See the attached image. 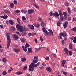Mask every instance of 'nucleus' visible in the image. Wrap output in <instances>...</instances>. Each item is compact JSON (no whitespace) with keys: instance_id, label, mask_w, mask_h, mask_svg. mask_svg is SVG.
<instances>
[{"instance_id":"obj_55","label":"nucleus","mask_w":76,"mask_h":76,"mask_svg":"<svg viewBox=\"0 0 76 76\" xmlns=\"http://www.w3.org/2000/svg\"><path fill=\"white\" fill-rule=\"evenodd\" d=\"M68 20L69 21V20H71V17H70L68 16Z\"/></svg>"},{"instance_id":"obj_4","label":"nucleus","mask_w":76,"mask_h":76,"mask_svg":"<svg viewBox=\"0 0 76 76\" xmlns=\"http://www.w3.org/2000/svg\"><path fill=\"white\" fill-rule=\"evenodd\" d=\"M27 12L29 15L34 13V10L33 9L28 10L27 11Z\"/></svg>"},{"instance_id":"obj_60","label":"nucleus","mask_w":76,"mask_h":76,"mask_svg":"<svg viewBox=\"0 0 76 76\" xmlns=\"http://www.w3.org/2000/svg\"><path fill=\"white\" fill-rule=\"evenodd\" d=\"M23 50H24L25 52H26V51H27V49L24 48L23 49Z\"/></svg>"},{"instance_id":"obj_38","label":"nucleus","mask_w":76,"mask_h":76,"mask_svg":"<svg viewBox=\"0 0 76 76\" xmlns=\"http://www.w3.org/2000/svg\"><path fill=\"white\" fill-rule=\"evenodd\" d=\"M33 62H34V63H37L38 62V60H33Z\"/></svg>"},{"instance_id":"obj_35","label":"nucleus","mask_w":76,"mask_h":76,"mask_svg":"<svg viewBox=\"0 0 76 76\" xmlns=\"http://www.w3.org/2000/svg\"><path fill=\"white\" fill-rule=\"evenodd\" d=\"M73 42L74 43H76V36L74 38Z\"/></svg>"},{"instance_id":"obj_6","label":"nucleus","mask_w":76,"mask_h":76,"mask_svg":"<svg viewBox=\"0 0 76 76\" xmlns=\"http://www.w3.org/2000/svg\"><path fill=\"white\" fill-rule=\"evenodd\" d=\"M53 16H55V18H57V17H58L59 16V14L57 12H56L53 13Z\"/></svg>"},{"instance_id":"obj_43","label":"nucleus","mask_w":76,"mask_h":76,"mask_svg":"<svg viewBox=\"0 0 76 76\" xmlns=\"http://www.w3.org/2000/svg\"><path fill=\"white\" fill-rule=\"evenodd\" d=\"M22 19L23 20H26V18L25 17H22Z\"/></svg>"},{"instance_id":"obj_45","label":"nucleus","mask_w":76,"mask_h":76,"mask_svg":"<svg viewBox=\"0 0 76 76\" xmlns=\"http://www.w3.org/2000/svg\"><path fill=\"white\" fill-rule=\"evenodd\" d=\"M17 21H18V23H19V24L20 23V19H19V18L18 19Z\"/></svg>"},{"instance_id":"obj_39","label":"nucleus","mask_w":76,"mask_h":76,"mask_svg":"<svg viewBox=\"0 0 76 76\" xmlns=\"http://www.w3.org/2000/svg\"><path fill=\"white\" fill-rule=\"evenodd\" d=\"M22 36H25V35H26V33H25V32L23 31L22 33Z\"/></svg>"},{"instance_id":"obj_30","label":"nucleus","mask_w":76,"mask_h":76,"mask_svg":"<svg viewBox=\"0 0 76 76\" xmlns=\"http://www.w3.org/2000/svg\"><path fill=\"white\" fill-rule=\"evenodd\" d=\"M41 26H42V28H44V21H42V22L41 24Z\"/></svg>"},{"instance_id":"obj_14","label":"nucleus","mask_w":76,"mask_h":76,"mask_svg":"<svg viewBox=\"0 0 76 76\" xmlns=\"http://www.w3.org/2000/svg\"><path fill=\"white\" fill-rule=\"evenodd\" d=\"M65 62H66V60H63L61 62V66L62 67L64 66V64H65Z\"/></svg>"},{"instance_id":"obj_20","label":"nucleus","mask_w":76,"mask_h":76,"mask_svg":"<svg viewBox=\"0 0 76 76\" xmlns=\"http://www.w3.org/2000/svg\"><path fill=\"white\" fill-rule=\"evenodd\" d=\"M22 62H25L26 60V59L25 58H23L21 59Z\"/></svg>"},{"instance_id":"obj_61","label":"nucleus","mask_w":76,"mask_h":76,"mask_svg":"<svg viewBox=\"0 0 76 76\" xmlns=\"http://www.w3.org/2000/svg\"><path fill=\"white\" fill-rule=\"evenodd\" d=\"M44 68V66H42L40 68V70H42V69H43Z\"/></svg>"},{"instance_id":"obj_7","label":"nucleus","mask_w":76,"mask_h":76,"mask_svg":"<svg viewBox=\"0 0 76 76\" xmlns=\"http://www.w3.org/2000/svg\"><path fill=\"white\" fill-rule=\"evenodd\" d=\"M46 69L47 71H49V72H52V69H51V67L49 66L47 67Z\"/></svg>"},{"instance_id":"obj_31","label":"nucleus","mask_w":76,"mask_h":76,"mask_svg":"<svg viewBox=\"0 0 76 76\" xmlns=\"http://www.w3.org/2000/svg\"><path fill=\"white\" fill-rule=\"evenodd\" d=\"M2 61L3 62H4V63H6L7 61V59H6V58H4L2 59Z\"/></svg>"},{"instance_id":"obj_52","label":"nucleus","mask_w":76,"mask_h":76,"mask_svg":"<svg viewBox=\"0 0 76 76\" xmlns=\"http://www.w3.org/2000/svg\"><path fill=\"white\" fill-rule=\"evenodd\" d=\"M49 14L50 16H53V12H50L49 13Z\"/></svg>"},{"instance_id":"obj_53","label":"nucleus","mask_w":76,"mask_h":76,"mask_svg":"<svg viewBox=\"0 0 76 76\" xmlns=\"http://www.w3.org/2000/svg\"><path fill=\"white\" fill-rule=\"evenodd\" d=\"M70 39L71 40H73V39H74V37L73 36H72L70 38Z\"/></svg>"},{"instance_id":"obj_19","label":"nucleus","mask_w":76,"mask_h":76,"mask_svg":"<svg viewBox=\"0 0 76 76\" xmlns=\"http://www.w3.org/2000/svg\"><path fill=\"white\" fill-rule=\"evenodd\" d=\"M2 74L3 75H6L7 74V72L6 71H3Z\"/></svg>"},{"instance_id":"obj_42","label":"nucleus","mask_w":76,"mask_h":76,"mask_svg":"<svg viewBox=\"0 0 76 76\" xmlns=\"http://www.w3.org/2000/svg\"><path fill=\"white\" fill-rule=\"evenodd\" d=\"M63 14L64 16H67V13L66 12H63Z\"/></svg>"},{"instance_id":"obj_23","label":"nucleus","mask_w":76,"mask_h":76,"mask_svg":"<svg viewBox=\"0 0 76 76\" xmlns=\"http://www.w3.org/2000/svg\"><path fill=\"white\" fill-rule=\"evenodd\" d=\"M61 21L60 20H59L57 23V26H60V25L61 23Z\"/></svg>"},{"instance_id":"obj_36","label":"nucleus","mask_w":76,"mask_h":76,"mask_svg":"<svg viewBox=\"0 0 76 76\" xmlns=\"http://www.w3.org/2000/svg\"><path fill=\"white\" fill-rule=\"evenodd\" d=\"M67 11L68 12V13L69 14H70V13H71V11H70V8H68Z\"/></svg>"},{"instance_id":"obj_18","label":"nucleus","mask_w":76,"mask_h":76,"mask_svg":"<svg viewBox=\"0 0 76 76\" xmlns=\"http://www.w3.org/2000/svg\"><path fill=\"white\" fill-rule=\"evenodd\" d=\"M28 50L29 53H32V48H28Z\"/></svg>"},{"instance_id":"obj_32","label":"nucleus","mask_w":76,"mask_h":76,"mask_svg":"<svg viewBox=\"0 0 76 76\" xmlns=\"http://www.w3.org/2000/svg\"><path fill=\"white\" fill-rule=\"evenodd\" d=\"M67 34L66 33V32H64L63 37H67Z\"/></svg>"},{"instance_id":"obj_3","label":"nucleus","mask_w":76,"mask_h":76,"mask_svg":"<svg viewBox=\"0 0 76 76\" xmlns=\"http://www.w3.org/2000/svg\"><path fill=\"white\" fill-rule=\"evenodd\" d=\"M6 35L7 41H11V40L10 39V33H7Z\"/></svg>"},{"instance_id":"obj_22","label":"nucleus","mask_w":76,"mask_h":76,"mask_svg":"<svg viewBox=\"0 0 76 76\" xmlns=\"http://www.w3.org/2000/svg\"><path fill=\"white\" fill-rule=\"evenodd\" d=\"M59 14L60 16H62V15H63V13L61 12V10H59Z\"/></svg>"},{"instance_id":"obj_2","label":"nucleus","mask_w":76,"mask_h":76,"mask_svg":"<svg viewBox=\"0 0 76 76\" xmlns=\"http://www.w3.org/2000/svg\"><path fill=\"white\" fill-rule=\"evenodd\" d=\"M16 28L17 29H19V31L21 32H22L23 31V27L22 26H20L19 24H17L16 26Z\"/></svg>"},{"instance_id":"obj_41","label":"nucleus","mask_w":76,"mask_h":76,"mask_svg":"<svg viewBox=\"0 0 76 76\" xmlns=\"http://www.w3.org/2000/svg\"><path fill=\"white\" fill-rule=\"evenodd\" d=\"M62 72L65 75H66L67 74V72H64L63 71H62Z\"/></svg>"},{"instance_id":"obj_57","label":"nucleus","mask_w":76,"mask_h":76,"mask_svg":"<svg viewBox=\"0 0 76 76\" xmlns=\"http://www.w3.org/2000/svg\"><path fill=\"white\" fill-rule=\"evenodd\" d=\"M42 65L44 66H46V64H45V63L44 62L42 63Z\"/></svg>"},{"instance_id":"obj_54","label":"nucleus","mask_w":76,"mask_h":76,"mask_svg":"<svg viewBox=\"0 0 76 76\" xmlns=\"http://www.w3.org/2000/svg\"><path fill=\"white\" fill-rule=\"evenodd\" d=\"M38 56H34V59H38Z\"/></svg>"},{"instance_id":"obj_64","label":"nucleus","mask_w":76,"mask_h":76,"mask_svg":"<svg viewBox=\"0 0 76 76\" xmlns=\"http://www.w3.org/2000/svg\"><path fill=\"white\" fill-rule=\"evenodd\" d=\"M64 39L65 41H66L67 39V37H65Z\"/></svg>"},{"instance_id":"obj_11","label":"nucleus","mask_w":76,"mask_h":76,"mask_svg":"<svg viewBox=\"0 0 76 76\" xmlns=\"http://www.w3.org/2000/svg\"><path fill=\"white\" fill-rule=\"evenodd\" d=\"M14 38L15 39V40H17L19 38V37L18 35L16 34H14Z\"/></svg>"},{"instance_id":"obj_16","label":"nucleus","mask_w":76,"mask_h":76,"mask_svg":"<svg viewBox=\"0 0 76 76\" xmlns=\"http://www.w3.org/2000/svg\"><path fill=\"white\" fill-rule=\"evenodd\" d=\"M11 42V41H7V48H9L10 47V44Z\"/></svg>"},{"instance_id":"obj_5","label":"nucleus","mask_w":76,"mask_h":76,"mask_svg":"<svg viewBox=\"0 0 76 76\" xmlns=\"http://www.w3.org/2000/svg\"><path fill=\"white\" fill-rule=\"evenodd\" d=\"M64 51L66 56H69V50H68L67 48H65L64 50Z\"/></svg>"},{"instance_id":"obj_62","label":"nucleus","mask_w":76,"mask_h":76,"mask_svg":"<svg viewBox=\"0 0 76 76\" xmlns=\"http://www.w3.org/2000/svg\"><path fill=\"white\" fill-rule=\"evenodd\" d=\"M0 18H3V19H4V16L3 15L2 16H0Z\"/></svg>"},{"instance_id":"obj_44","label":"nucleus","mask_w":76,"mask_h":76,"mask_svg":"<svg viewBox=\"0 0 76 76\" xmlns=\"http://www.w3.org/2000/svg\"><path fill=\"white\" fill-rule=\"evenodd\" d=\"M69 48L70 50H72V45H70L69 46Z\"/></svg>"},{"instance_id":"obj_21","label":"nucleus","mask_w":76,"mask_h":76,"mask_svg":"<svg viewBox=\"0 0 76 76\" xmlns=\"http://www.w3.org/2000/svg\"><path fill=\"white\" fill-rule=\"evenodd\" d=\"M4 12L6 13H8V14H9V13H10V11H9V10H4Z\"/></svg>"},{"instance_id":"obj_26","label":"nucleus","mask_w":76,"mask_h":76,"mask_svg":"<svg viewBox=\"0 0 76 76\" xmlns=\"http://www.w3.org/2000/svg\"><path fill=\"white\" fill-rule=\"evenodd\" d=\"M11 8H13L14 7V4L11 3L10 5Z\"/></svg>"},{"instance_id":"obj_59","label":"nucleus","mask_w":76,"mask_h":76,"mask_svg":"<svg viewBox=\"0 0 76 76\" xmlns=\"http://www.w3.org/2000/svg\"><path fill=\"white\" fill-rule=\"evenodd\" d=\"M32 34V36H34V35H36V34H37V33H34Z\"/></svg>"},{"instance_id":"obj_8","label":"nucleus","mask_w":76,"mask_h":76,"mask_svg":"<svg viewBox=\"0 0 76 76\" xmlns=\"http://www.w3.org/2000/svg\"><path fill=\"white\" fill-rule=\"evenodd\" d=\"M68 22L67 21H66L63 25L64 28L65 29V28H66L67 26V25H68Z\"/></svg>"},{"instance_id":"obj_40","label":"nucleus","mask_w":76,"mask_h":76,"mask_svg":"<svg viewBox=\"0 0 76 76\" xmlns=\"http://www.w3.org/2000/svg\"><path fill=\"white\" fill-rule=\"evenodd\" d=\"M13 2L15 4H18V1H17L15 0Z\"/></svg>"},{"instance_id":"obj_25","label":"nucleus","mask_w":76,"mask_h":76,"mask_svg":"<svg viewBox=\"0 0 76 76\" xmlns=\"http://www.w3.org/2000/svg\"><path fill=\"white\" fill-rule=\"evenodd\" d=\"M21 12L23 13H24V14H26V12H27V10H21Z\"/></svg>"},{"instance_id":"obj_28","label":"nucleus","mask_w":76,"mask_h":76,"mask_svg":"<svg viewBox=\"0 0 76 76\" xmlns=\"http://www.w3.org/2000/svg\"><path fill=\"white\" fill-rule=\"evenodd\" d=\"M33 5L34 6V7H36V8H37V9L39 8V7L38 5H37V4H33Z\"/></svg>"},{"instance_id":"obj_49","label":"nucleus","mask_w":76,"mask_h":76,"mask_svg":"<svg viewBox=\"0 0 76 76\" xmlns=\"http://www.w3.org/2000/svg\"><path fill=\"white\" fill-rule=\"evenodd\" d=\"M28 37H31V36H32V33H28Z\"/></svg>"},{"instance_id":"obj_15","label":"nucleus","mask_w":76,"mask_h":76,"mask_svg":"<svg viewBox=\"0 0 76 76\" xmlns=\"http://www.w3.org/2000/svg\"><path fill=\"white\" fill-rule=\"evenodd\" d=\"M42 29L43 32H45V34H47V31L45 29V27H43V28H42Z\"/></svg>"},{"instance_id":"obj_46","label":"nucleus","mask_w":76,"mask_h":76,"mask_svg":"<svg viewBox=\"0 0 76 76\" xmlns=\"http://www.w3.org/2000/svg\"><path fill=\"white\" fill-rule=\"evenodd\" d=\"M39 38L41 41L42 42V41H43V38H42V37L41 36L40 37H39Z\"/></svg>"},{"instance_id":"obj_63","label":"nucleus","mask_w":76,"mask_h":76,"mask_svg":"<svg viewBox=\"0 0 76 76\" xmlns=\"http://www.w3.org/2000/svg\"><path fill=\"white\" fill-rule=\"evenodd\" d=\"M76 18H73V21L74 22H75V21H76Z\"/></svg>"},{"instance_id":"obj_47","label":"nucleus","mask_w":76,"mask_h":76,"mask_svg":"<svg viewBox=\"0 0 76 76\" xmlns=\"http://www.w3.org/2000/svg\"><path fill=\"white\" fill-rule=\"evenodd\" d=\"M60 36H63V35H64V33H60Z\"/></svg>"},{"instance_id":"obj_13","label":"nucleus","mask_w":76,"mask_h":76,"mask_svg":"<svg viewBox=\"0 0 76 76\" xmlns=\"http://www.w3.org/2000/svg\"><path fill=\"white\" fill-rule=\"evenodd\" d=\"M9 22L10 25H13V24H14V23L13 22V20H9Z\"/></svg>"},{"instance_id":"obj_56","label":"nucleus","mask_w":76,"mask_h":76,"mask_svg":"<svg viewBox=\"0 0 76 76\" xmlns=\"http://www.w3.org/2000/svg\"><path fill=\"white\" fill-rule=\"evenodd\" d=\"M27 69V66H25L23 68V69L24 70H26V69Z\"/></svg>"},{"instance_id":"obj_17","label":"nucleus","mask_w":76,"mask_h":76,"mask_svg":"<svg viewBox=\"0 0 76 76\" xmlns=\"http://www.w3.org/2000/svg\"><path fill=\"white\" fill-rule=\"evenodd\" d=\"M30 47V45H29V44L28 43H26L25 47V48H28V47Z\"/></svg>"},{"instance_id":"obj_34","label":"nucleus","mask_w":76,"mask_h":76,"mask_svg":"<svg viewBox=\"0 0 76 76\" xmlns=\"http://www.w3.org/2000/svg\"><path fill=\"white\" fill-rule=\"evenodd\" d=\"M60 20H61V21L63 20H64V17L63 16H60Z\"/></svg>"},{"instance_id":"obj_48","label":"nucleus","mask_w":76,"mask_h":76,"mask_svg":"<svg viewBox=\"0 0 76 76\" xmlns=\"http://www.w3.org/2000/svg\"><path fill=\"white\" fill-rule=\"evenodd\" d=\"M39 26H40V25H39V24L38 23L36 25V26L37 28H39Z\"/></svg>"},{"instance_id":"obj_37","label":"nucleus","mask_w":76,"mask_h":76,"mask_svg":"<svg viewBox=\"0 0 76 76\" xmlns=\"http://www.w3.org/2000/svg\"><path fill=\"white\" fill-rule=\"evenodd\" d=\"M69 54L70 56H72L73 54V53L71 51H69Z\"/></svg>"},{"instance_id":"obj_12","label":"nucleus","mask_w":76,"mask_h":76,"mask_svg":"<svg viewBox=\"0 0 76 76\" xmlns=\"http://www.w3.org/2000/svg\"><path fill=\"white\" fill-rule=\"evenodd\" d=\"M28 27L29 28H30V29H32V30H33V29H34V26H33V25H28Z\"/></svg>"},{"instance_id":"obj_24","label":"nucleus","mask_w":76,"mask_h":76,"mask_svg":"<svg viewBox=\"0 0 76 76\" xmlns=\"http://www.w3.org/2000/svg\"><path fill=\"white\" fill-rule=\"evenodd\" d=\"M17 75H19L22 74V72L20 71H18L16 73Z\"/></svg>"},{"instance_id":"obj_1","label":"nucleus","mask_w":76,"mask_h":76,"mask_svg":"<svg viewBox=\"0 0 76 76\" xmlns=\"http://www.w3.org/2000/svg\"><path fill=\"white\" fill-rule=\"evenodd\" d=\"M34 67H35V64L33 63H32L29 66L28 69L30 72H33L34 70Z\"/></svg>"},{"instance_id":"obj_58","label":"nucleus","mask_w":76,"mask_h":76,"mask_svg":"<svg viewBox=\"0 0 76 76\" xmlns=\"http://www.w3.org/2000/svg\"><path fill=\"white\" fill-rule=\"evenodd\" d=\"M58 37L59 38H60V39H63V37H61V36H58Z\"/></svg>"},{"instance_id":"obj_33","label":"nucleus","mask_w":76,"mask_h":76,"mask_svg":"<svg viewBox=\"0 0 76 76\" xmlns=\"http://www.w3.org/2000/svg\"><path fill=\"white\" fill-rule=\"evenodd\" d=\"M20 40L21 41V42H22L23 43H24V42H25V41L24 39L21 38H20Z\"/></svg>"},{"instance_id":"obj_50","label":"nucleus","mask_w":76,"mask_h":76,"mask_svg":"<svg viewBox=\"0 0 76 76\" xmlns=\"http://www.w3.org/2000/svg\"><path fill=\"white\" fill-rule=\"evenodd\" d=\"M15 13H19V12H20V11L19 10H15Z\"/></svg>"},{"instance_id":"obj_10","label":"nucleus","mask_w":76,"mask_h":76,"mask_svg":"<svg viewBox=\"0 0 76 76\" xmlns=\"http://www.w3.org/2000/svg\"><path fill=\"white\" fill-rule=\"evenodd\" d=\"M13 50L14 51H15V52L16 53H18V52H19V51H20V49H16L15 48H14Z\"/></svg>"},{"instance_id":"obj_9","label":"nucleus","mask_w":76,"mask_h":76,"mask_svg":"<svg viewBox=\"0 0 76 76\" xmlns=\"http://www.w3.org/2000/svg\"><path fill=\"white\" fill-rule=\"evenodd\" d=\"M49 32H48V35L49 36H51V34H52V33H53V31L49 29Z\"/></svg>"},{"instance_id":"obj_51","label":"nucleus","mask_w":76,"mask_h":76,"mask_svg":"<svg viewBox=\"0 0 76 76\" xmlns=\"http://www.w3.org/2000/svg\"><path fill=\"white\" fill-rule=\"evenodd\" d=\"M45 59L46 60H50V58L48 56H47L45 58Z\"/></svg>"},{"instance_id":"obj_29","label":"nucleus","mask_w":76,"mask_h":76,"mask_svg":"<svg viewBox=\"0 0 76 76\" xmlns=\"http://www.w3.org/2000/svg\"><path fill=\"white\" fill-rule=\"evenodd\" d=\"M11 29L12 31H14L15 30V28L13 26H12L11 27Z\"/></svg>"},{"instance_id":"obj_27","label":"nucleus","mask_w":76,"mask_h":76,"mask_svg":"<svg viewBox=\"0 0 76 76\" xmlns=\"http://www.w3.org/2000/svg\"><path fill=\"white\" fill-rule=\"evenodd\" d=\"M71 31H73L74 32H76V27L74 28H73L71 29Z\"/></svg>"}]
</instances>
